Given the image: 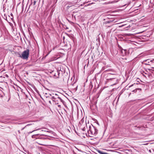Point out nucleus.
I'll use <instances>...</instances> for the list:
<instances>
[{
	"label": "nucleus",
	"instance_id": "obj_1",
	"mask_svg": "<svg viewBox=\"0 0 154 154\" xmlns=\"http://www.w3.org/2000/svg\"><path fill=\"white\" fill-rule=\"evenodd\" d=\"M154 59H149L146 60H144L142 63L143 64L150 66L151 69H148L147 70L150 72H152L154 71V67H153V65L154 64Z\"/></svg>",
	"mask_w": 154,
	"mask_h": 154
},
{
	"label": "nucleus",
	"instance_id": "obj_2",
	"mask_svg": "<svg viewBox=\"0 0 154 154\" xmlns=\"http://www.w3.org/2000/svg\"><path fill=\"white\" fill-rule=\"evenodd\" d=\"M98 130L97 128L92 124L90 125L88 133L89 137H93V135L96 136L98 133Z\"/></svg>",
	"mask_w": 154,
	"mask_h": 154
},
{
	"label": "nucleus",
	"instance_id": "obj_3",
	"mask_svg": "<svg viewBox=\"0 0 154 154\" xmlns=\"http://www.w3.org/2000/svg\"><path fill=\"white\" fill-rule=\"evenodd\" d=\"M118 51L121 56L128 57L130 55L129 51L128 50L123 49L119 45H118Z\"/></svg>",
	"mask_w": 154,
	"mask_h": 154
},
{
	"label": "nucleus",
	"instance_id": "obj_4",
	"mask_svg": "<svg viewBox=\"0 0 154 154\" xmlns=\"http://www.w3.org/2000/svg\"><path fill=\"white\" fill-rule=\"evenodd\" d=\"M29 49H27L26 50L23 51L21 55H20L19 57L21 58L23 60H27L29 55Z\"/></svg>",
	"mask_w": 154,
	"mask_h": 154
},
{
	"label": "nucleus",
	"instance_id": "obj_5",
	"mask_svg": "<svg viewBox=\"0 0 154 154\" xmlns=\"http://www.w3.org/2000/svg\"><path fill=\"white\" fill-rule=\"evenodd\" d=\"M142 82L139 78H137L136 81V82L134 84L131 85L129 87H131L133 86H135L137 87H140L141 86H143V85L141 83H140V82Z\"/></svg>",
	"mask_w": 154,
	"mask_h": 154
},
{
	"label": "nucleus",
	"instance_id": "obj_6",
	"mask_svg": "<svg viewBox=\"0 0 154 154\" xmlns=\"http://www.w3.org/2000/svg\"><path fill=\"white\" fill-rule=\"evenodd\" d=\"M118 79L115 78H112L106 79V82H111L112 84L111 85H114L117 83Z\"/></svg>",
	"mask_w": 154,
	"mask_h": 154
},
{
	"label": "nucleus",
	"instance_id": "obj_7",
	"mask_svg": "<svg viewBox=\"0 0 154 154\" xmlns=\"http://www.w3.org/2000/svg\"><path fill=\"white\" fill-rule=\"evenodd\" d=\"M106 20V21H105L103 22V23L104 24H107V23H110L114 20V19L112 18H109L107 17L106 19H104L103 20Z\"/></svg>",
	"mask_w": 154,
	"mask_h": 154
},
{
	"label": "nucleus",
	"instance_id": "obj_8",
	"mask_svg": "<svg viewBox=\"0 0 154 154\" xmlns=\"http://www.w3.org/2000/svg\"><path fill=\"white\" fill-rule=\"evenodd\" d=\"M48 136L47 135L44 134H39V136H38V139H48L47 137H45Z\"/></svg>",
	"mask_w": 154,
	"mask_h": 154
},
{
	"label": "nucleus",
	"instance_id": "obj_9",
	"mask_svg": "<svg viewBox=\"0 0 154 154\" xmlns=\"http://www.w3.org/2000/svg\"><path fill=\"white\" fill-rule=\"evenodd\" d=\"M147 70V69H146V72H145L144 71H142L141 72V74H142L143 75V76H145L146 77V76L144 75V74L146 75H147L148 76H149V75H151L152 74H151V73H152V72H150L149 71V73H148L149 72L147 70Z\"/></svg>",
	"mask_w": 154,
	"mask_h": 154
},
{
	"label": "nucleus",
	"instance_id": "obj_10",
	"mask_svg": "<svg viewBox=\"0 0 154 154\" xmlns=\"http://www.w3.org/2000/svg\"><path fill=\"white\" fill-rule=\"evenodd\" d=\"M60 69L59 68H58L57 70H56V75H55V78H59V75L60 74Z\"/></svg>",
	"mask_w": 154,
	"mask_h": 154
},
{
	"label": "nucleus",
	"instance_id": "obj_11",
	"mask_svg": "<svg viewBox=\"0 0 154 154\" xmlns=\"http://www.w3.org/2000/svg\"><path fill=\"white\" fill-rule=\"evenodd\" d=\"M57 97H55L53 96H52L51 97V99L53 101H54L55 103L56 104H58V101L57 100Z\"/></svg>",
	"mask_w": 154,
	"mask_h": 154
},
{
	"label": "nucleus",
	"instance_id": "obj_12",
	"mask_svg": "<svg viewBox=\"0 0 154 154\" xmlns=\"http://www.w3.org/2000/svg\"><path fill=\"white\" fill-rule=\"evenodd\" d=\"M123 92V91H122V90L118 94V96H117L116 98H117V102L119 101V97H120V96H121V95L122 94Z\"/></svg>",
	"mask_w": 154,
	"mask_h": 154
},
{
	"label": "nucleus",
	"instance_id": "obj_13",
	"mask_svg": "<svg viewBox=\"0 0 154 154\" xmlns=\"http://www.w3.org/2000/svg\"><path fill=\"white\" fill-rule=\"evenodd\" d=\"M57 98L59 100L60 102H61L65 106L66 105L65 102L60 97H57Z\"/></svg>",
	"mask_w": 154,
	"mask_h": 154
},
{
	"label": "nucleus",
	"instance_id": "obj_14",
	"mask_svg": "<svg viewBox=\"0 0 154 154\" xmlns=\"http://www.w3.org/2000/svg\"><path fill=\"white\" fill-rule=\"evenodd\" d=\"M66 34L68 37H69L70 38H71L73 40V42L74 41V38L73 37V35H70V34H69L67 33H66Z\"/></svg>",
	"mask_w": 154,
	"mask_h": 154
},
{
	"label": "nucleus",
	"instance_id": "obj_15",
	"mask_svg": "<svg viewBox=\"0 0 154 154\" xmlns=\"http://www.w3.org/2000/svg\"><path fill=\"white\" fill-rule=\"evenodd\" d=\"M56 70L51 71L50 72V73H51L52 75L54 76V78H55V75H56Z\"/></svg>",
	"mask_w": 154,
	"mask_h": 154
},
{
	"label": "nucleus",
	"instance_id": "obj_16",
	"mask_svg": "<svg viewBox=\"0 0 154 154\" xmlns=\"http://www.w3.org/2000/svg\"><path fill=\"white\" fill-rule=\"evenodd\" d=\"M39 134H34L32 136V137L33 138H35L36 139H38V136H39Z\"/></svg>",
	"mask_w": 154,
	"mask_h": 154
},
{
	"label": "nucleus",
	"instance_id": "obj_17",
	"mask_svg": "<svg viewBox=\"0 0 154 154\" xmlns=\"http://www.w3.org/2000/svg\"><path fill=\"white\" fill-rule=\"evenodd\" d=\"M137 90H139L140 91H141V89L140 88H136L135 89H134V90H133L132 91V92H136L137 91Z\"/></svg>",
	"mask_w": 154,
	"mask_h": 154
},
{
	"label": "nucleus",
	"instance_id": "obj_18",
	"mask_svg": "<svg viewBox=\"0 0 154 154\" xmlns=\"http://www.w3.org/2000/svg\"><path fill=\"white\" fill-rule=\"evenodd\" d=\"M58 68H59L60 69V72H61L60 74L62 75L63 73V71L61 70V67H58Z\"/></svg>",
	"mask_w": 154,
	"mask_h": 154
},
{
	"label": "nucleus",
	"instance_id": "obj_19",
	"mask_svg": "<svg viewBox=\"0 0 154 154\" xmlns=\"http://www.w3.org/2000/svg\"><path fill=\"white\" fill-rule=\"evenodd\" d=\"M73 5L71 4H69L67 6V8L68 9H69L70 7H72Z\"/></svg>",
	"mask_w": 154,
	"mask_h": 154
},
{
	"label": "nucleus",
	"instance_id": "obj_20",
	"mask_svg": "<svg viewBox=\"0 0 154 154\" xmlns=\"http://www.w3.org/2000/svg\"><path fill=\"white\" fill-rule=\"evenodd\" d=\"M35 91L38 93V94H39V91H38V90L35 88Z\"/></svg>",
	"mask_w": 154,
	"mask_h": 154
},
{
	"label": "nucleus",
	"instance_id": "obj_21",
	"mask_svg": "<svg viewBox=\"0 0 154 154\" xmlns=\"http://www.w3.org/2000/svg\"><path fill=\"white\" fill-rule=\"evenodd\" d=\"M39 129H39V128H38V129H36V130H33V131H32L29 132V134L31 133H32V132H34V131H37V130H39Z\"/></svg>",
	"mask_w": 154,
	"mask_h": 154
},
{
	"label": "nucleus",
	"instance_id": "obj_22",
	"mask_svg": "<svg viewBox=\"0 0 154 154\" xmlns=\"http://www.w3.org/2000/svg\"><path fill=\"white\" fill-rule=\"evenodd\" d=\"M77 87H78V86L77 85L76 88H74V90H75V91H76L77 90Z\"/></svg>",
	"mask_w": 154,
	"mask_h": 154
},
{
	"label": "nucleus",
	"instance_id": "obj_23",
	"mask_svg": "<svg viewBox=\"0 0 154 154\" xmlns=\"http://www.w3.org/2000/svg\"><path fill=\"white\" fill-rule=\"evenodd\" d=\"M36 0L34 1V2H33V5H35V4H36Z\"/></svg>",
	"mask_w": 154,
	"mask_h": 154
},
{
	"label": "nucleus",
	"instance_id": "obj_24",
	"mask_svg": "<svg viewBox=\"0 0 154 154\" xmlns=\"http://www.w3.org/2000/svg\"><path fill=\"white\" fill-rule=\"evenodd\" d=\"M4 16H5V18H4L5 19V20H7V17H6V16H5V15H4Z\"/></svg>",
	"mask_w": 154,
	"mask_h": 154
},
{
	"label": "nucleus",
	"instance_id": "obj_25",
	"mask_svg": "<svg viewBox=\"0 0 154 154\" xmlns=\"http://www.w3.org/2000/svg\"><path fill=\"white\" fill-rule=\"evenodd\" d=\"M85 127H84V128H83L82 129V130L83 131H85Z\"/></svg>",
	"mask_w": 154,
	"mask_h": 154
},
{
	"label": "nucleus",
	"instance_id": "obj_26",
	"mask_svg": "<svg viewBox=\"0 0 154 154\" xmlns=\"http://www.w3.org/2000/svg\"><path fill=\"white\" fill-rule=\"evenodd\" d=\"M11 16H12V17H13V14H12V13H11ZM11 19H13V17H12V18H11Z\"/></svg>",
	"mask_w": 154,
	"mask_h": 154
},
{
	"label": "nucleus",
	"instance_id": "obj_27",
	"mask_svg": "<svg viewBox=\"0 0 154 154\" xmlns=\"http://www.w3.org/2000/svg\"><path fill=\"white\" fill-rule=\"evenodd\" d=\"M58 106L59 107L61 108V106L60 105L58 104Z\"/></svg>",
	"mask_w": 154,
	"mask_h": 154
},
{
	"label": "nucleus",
	"instance_id": "obj_28",
	"mask_svg": "<svg viewBox=\"0 0 154 154\" xmlns=\"http://www.w3.org/2000/svg\"><path fill=\"white\" fill-rule=\"evenodd\" d=\"M67 20H68V21L69 22V23H72V22H71V21L67 19Z\"/></svg>",
	"mask_w": 154,
	"mask_h": 154
},
{
	"label": "nucleus",
	"instance_id": "obj_29",
	"mask_svg": "<svg viewBox=\"0 0 154 154\" xmlns=\"http://www.w3.org/2000/svg\"><path fill=\"white\" fill-rule=\"evenodd\" d=\"M44 131V132H49V131H43V130H42V131H42H42Z\"/></svg>",
	"mask_w": 154,
	"mask_h": 154
},
{
	"label": "nucleus",
	"instance_id": "obj_30",
	"mask_svg": "<svg viewBox=\"0 0 154 154\" xmlns=\"http://www.w3.org/2000/svg\"><path fill=\"white\" fill-rule=\"evenodd\" d=\"M52 13L51 12L49 16H52Z\"/></svg>",
	"mask_w": 154,
	"mask_h": 154
},
{
	"label": "nucleus",
	"instance_id": "obj_31",
	"mask_svg": "<svg viewBox=\"0 0 154 154\" xmlns=\"http://www.w3.org/2000/svg\"><path fill=\"white\" fill-rule=\"evenodd\" d=\"M75 82H74L72 84H71V85H72V86H73V85H74V84L75 83Z\"/></svg>",
	"mask_w": 154,
	"mask_h": 154
},
{
	"label": "nucleus",
	"instance_id": "obj_32",
	"mask_svg": "<svg viewBox=\"0 0 154 154\" xmlns=\"http://www.w3.org/2000/svg\"><path fill=\"white\" fill-rule=\"evenodd\" d=\"M90 5V4H88V5H85V6H89Z\"/></svg>",
	"mask_w": 154,
	"mask_h": 154
},
{
	"label": "nucleus",
	"instance_id": "obj_33",
	"mask_svg": "<svg viewBox=\"0 0 154 154\" xmlns=\"http://www.w3.org/2000/svg\"><path fill=\"white\" fill-rule=\"evenodd\" d=\"M55 95H56V96H59V95H58L57 94H55Z\"/></svg>",
	"mask_w": 154,
	"mask_h": 154
},
{
	"label": "nucleus",
	"instance_id": "obj_34",
	"mask_svg": "<svg viewBox=\"0 0 154 154\" xmlns=\"http://www.w3.org/2000/svg\"><path fill=\"white\" fill-rule=\"evenodd\" d=\"M69 29V28L68 27H66V29Z\"/></svg>",
	"mask_w": 154,
	"mask_h": 154
},
{
	"label": "nucleus",
	"instance_id": "obj_35",
	"mask_svg": "<svg viewBox=\"0 0 154 154\" xmlns=\"http://www.w3.org/2000/svg\"><path fill=\"white\" fill-rule=\"evenodd\" d=\"M24 128H25V127L22 128V129H21V130H23Z\"/></svg>",
	"mask_w": 154,
	"mask_h": 154
},
{
	"label": "nucleus",
	"instance_id": "obj_36",
	"mask_svg": "<svg viewBox=\"0 0 154 154\" xmlns=\"http://www.w3.org/2000/svg\"><path fill=\"white\" fill-rule=\"evenodd\" d=\"M65 37H64V36H63V39H65Z\"/></svg>",
	"mask_w": 154,
	"mask_h": 154
},
{
	"label": "nucleus",
	"instance_id": "obj_37",
	"mask_svg": "<svg viewBox=\"0 0 154 154\" xmlns=\"http://www.w3.org/2000/svg\"><path fill=\"white\" fill-rule=\"evenodd\" d=\"M149 152H151V150H150H150H149Z\"/></svg>",
	"mask_w": 154,
	"mask_h": 154
},
{
	"label": "nucleus",
	"instance_id": "obj_38",
	"mask_svg": "<svg viewBox=\"0 0 154 154\" xmlns=\"http://www.w3.org/2000/svg\"><path fill=\"white\" fill-rule=\"evenodd\" d=\"M97 124L98 125H99V123H98V122H97Z\"/></svg>",
	"mask_w": 154,
	"mask_h": 154
},
{
	"label": "nucleus",
	"instance_id": "obj_39",
	"mask_svg": "<svg viewBox=\"0 0 154 154\" xmlns=\"http://www.w3.org/2000/svg\"><path fill=\"white\" fill-rule=\"evenodd\" d=\"M49 95L51 96V94H50Z\"/></svg>",
	"mask_w": 154,
	"mask_h": 154
},
{
	"label": "nucleus",
	"instance_id": "obj_40",
	"mask_svg": "<svg viewBox=\"0 0 154 154\" xmlns=\"http://www.w3.org/2000/svg\"><path fill=\"white\" fill-rule=\"evenodd\" d=\"M152 149L153 150V151L154 152V149Z\"/></svg>",
	"mask_w": 154,
	"mask_h": 154
},
{
	"label": "nucleus",
	"instance_id": "obj_41",
	"mask_svg": "<svg viewBox=\"0 0 154 154\" xmlns=\"http://www.w3.org/2000/svg\"><path fill=\"white\" fill-rule=\"evenodd\" d=\"M49 103H51V101H49Z\"/></svg>",
	"mask_w": 154,
	"mask_h": 154
},
{
	"label": "nucleus",
	"instance_id": "obj_42",
	"mask_svg": "<svg viewBox=\"0 0 154 154\" xmlns=\"http://www.w3.org/2000/svg\"><path fill=\"white\" fill-rule=\"evenodd\" d=\"M153 63H154V62H153ZM153 67H154V65H153Z\"/></svg>",
	"mask_w": 154,
	"mask_h": 154
},
{
	"label": "nucleus",
	"instance_id": "obj_43",
	"mask_svg": "<svg viewBox=\"0 0 154 154\" xmlns=\"http://www.w3.org/2000/svg\"><path fill=\"white\" fill-rule=\"evenodd\" d=\"M86 136H87V134L86 133Z\"/></svg>",
	"mask_w": 154,
	"mask_h": 154
},
{
	"label": "nucleus",
	"instance_id": "obj_44",
	"mask_svg": "<svg viewBox=\"0 0 154 154\" xmlns=\"http://www.w3.org/2000/svg\"><path fill=\"white\" fill-rule=\"evenodd\" d=\"M136 10H135L134 11H136Z\"/></svg>",
	"mask_w": 154,
	"mask_h": 154
},
{
	"label": "nucleus",
	"instance_id": "obj_45",
	"mask_svg": "<svg viewBox=\"0 0 154 154\" xmlns=\"http://www.w3.org/2000/svg\"><path fill=\"white\" fill-rule=\"evenodd\" d=\"M111 16L110 15H109V16H109H109Z\"/></svg>",
	"mask_w": 154,
	"mask_h": 154
},
{
	"label": "nucleus",
	"instance_id": "obj_46",
	"mask_svg": "<svg viewBox=\"0 0 154 154\" xmlns=\"http://www.w3.org/2000/svg\"><path fill=\"white\" fill-rule=\"evenodd\" d=\"M6 76H8V75H7Z\"/></svg>",
	"mask_w": 154,
	"mask_h": 154
},
{
	"label": "nucleus",
	"instance_id": "obj_47",
	"mask_svg": "<svg viewBox=\"0 0 154 154\" xmlns=\"http://www.w3.org/2000/svg\"><path fill=\"white\" fill-rule=\"evenodd\" d=\"M6 76H8V75H7Z\"/></svg>",
	"mask_w": 154,
	"mask_h": 154
},
{
	"label": "nucleus",
	"instance_id": "obj_48",
	"mask_svg": "<svg viewBox=\"0 0 154 154\" xmlns=\"http://www.w3.org/2000/svg\"><path fill=\"white\" fill-rule=\"evenodd\" d=\"M108 17V18H110V17Z\"/></svg>",
	"mask_w": 154,
	"mask_h": 154
},
{
	"label": "nucleus",
	"instance_id": "obj_49",
	"mask_svg": "<svg viewBox=\"0 0 154 154\" xmlns=\"http://www.w3.org/2000/svg\"><path fill=\"white\" fill-rule=\"evenodd\" d=\"M138 9H137L136 10H138Z\"/></svg>",
	"mask_w": 154,
	"mask_h": 154
},
{
	"label": "nucleus",
	"instance_id": "obj_50",
	"mask_svg": "<svg viewBox=\"0 0 154 154\" xmlns=\"http://www.w3.org/2000/svg\"><path fill=\"white\" fill-rule=\"evenodd\" d=\"M54 48H53V50H54Z\"/></svg>",
	"mask_w": 154,
	"mask_h": 154
},
{
	"label": "nucleus",
	"instance_id": "obj_51",
	"mask_svg": "<svg viewBox=\"0 0 154 154\" xmlns=\"http://www.w3.org/2000/svg\"><path fill=\"white\" fill-rule=\"evenodd\" d=\"M19 132H20V131H18Z\"/></svg>",
	"mask_w": 154,
	"mask_h": 154
},
{
	"label": "nucleus",
	"instance_id": "obj_52",
	"mask_svg": "<svg viewBox=\"0 0 154 154\" xmlns=\"http://www.w3.org/2000/svg\"><path fill=\"white\" fill-rule=\"evenodd\" d=\"M19 132H20V131H18Z\"/></svg>",
	"mask_w": 154,
	"mask_h": 154
},
{
	"label": "nucleus",
	"instance_id": "obj_53",
	"mask_svg": "<svg viewBox=\"0 0 154 154\" xmlns=\"http://www.w3.org/2000/svg\"><path fill=\"white\" fill-rule=\"evenodd\" d=\"M140 5H141V4H140V5L139 6H140Z\"/></svg>",
	"mask_w": 154,
	"mask_h": 154
}]
</instances>
